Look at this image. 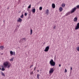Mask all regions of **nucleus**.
<instances>
[{"label":"nucleus","mask_w":79,"mask_h":79,"mask_svg":"<svg viewBox=\"0 0 79 79\" xmlns=\"http://www.w3.org/2000/svg\"><path fill=\"white\" fill-rule=\"evenodd\" d=\"M39 10H42V7H40L39 8Z\"/></svg>","instance_id":"26"},{"label":"nucleus","mask_w":79,"mask_h":79,"mask_svg":"<svg viewBox=\"0 0 79 79\" xmlns=\"http://www.w3.org/2000/svg\"><path fill=\"white\" fill-rule=\"evenodd\" d=\"M77 50L79 52V47H77Z\"/></svg>","instance_id":"25"},{"label":"nucleus","mask_w":79,"mask_h":79,"mask_svg":"<svg viewBox=\"0 0 79 79\" xmlns=\"http://www.w3.org/2000/svg\"><path fill=\"white\" fill-rule=\"evenodd\" d=\"M0 70H1V68L0 67Z\"/></svg>","instance_id":"39"},{"label":"nucleus","mask_w":79,"mask_h":79,"mask_svg":"<svg viewBox=\"0 0 79 79\" xmlns=\"http://www.w3.org/2000/svg\"><path fill=\"white\" fill-rule=\"evenodd\" d=\"M5 68H4L2 67V69H1V70L2 71H5Z\"/></svg>","instance_id":"19"},{"label":"nucleus","mask_w":79,"mask_h":79,"mask_svg":"<svg viewBox=\"0 0 79 79\" xmlns=\"http://www.w3.org/2000/svg\"><path fill=\"white\" fill-rule=\"evenodd\" d=\"M32 66H33V65H31L30 67V68H32Z\"/></svg>","instance_id":"32"},{"label":"nucleus","mask_w":79,"mask_h":79,"mask_svg":"<svg viewBox=\"0 0 79 79\" xmlns=\"http://www.w3.org/2000/svg\"><path fill=\"white\" fill-rule=\"evenodd\" d=\"M76 10V8L75 7L74 8H73L71 10L70 14H72V13H74V11Z\"/></svg>","instance_id":"3"},{"label":"nucleus","mask_w":79,"mask_h":79,"mask_svg":"<svg viewBox=\"0 0 79 79\" xmlns=\"http://www.w3.org/2000/svg\"><path fill=\"white\" fill-rule=\"evenodd\" d=\"M21 40L23 42H25L26 41V38H22Z\"/></svg>","instance_id":"8"},{"label":"nucleus","mask_w":79,"mask_h":79,"mask_svg":"<svg viewBox=\"0 0 79 79\" xmlns=\"http://www.w3.org/2000/svg\"><path fill=\"white\" fill-rule=\"evenodd\" d=\"M53 27L54 29H56V26H54Z\"/></svg>","instance_id":"28"},{"label":"nucleus","mask_w":79,"mask_h":79,"mask_svg":"<svg viewBox=\"0 0 79 79\" xmlns=\"http://www.w3.org/2000/svg\"><path fill=\"white\" fill-rule=\"evenodd\" d=\"M0 48H1V50H3V48H4V46H1L0 47Z\"/></svg>","instance_id":"17"},{"label":"nucleus","mask_w":79,"mask_h":79,"mask_svg":"<svg viewBox=\"0 0 79 79\" xmlns=\"http://www.w3.org/2000/svg\"><path fill=\"white\" fill-rule=\"evenodd\" d=\"M49 46H47L45 49L44 50V52H48L49 50Z\"/></svg>","instance_id":"6"},{"label":"nucleus","mask_w":79,"mask_h":79,"mask_svg":"<svg viewBox=\"0 0 79 79\" xmlns=\"http://www.w3.org/2000/svg\"><path fill=\"white\" fill-rule=\"evenodd\" d=\"M1 73L2 76H4V77H5V74H4V73H3V72L1 71Z\"/></svg>","instance_id":"11"},{"label":"nucleus","mask_w":79,"mask_h":79,"mask_svg":"<svg viewBox=\"0 0 79 79\" xmlns=\"http://www.w3.org/2000/svg\"><path fill=\"white\" fill-rule=\"evenodd\" d=\"M70 68H71V71H72V69H73V68H72V67H71Z\"/></svg>","instance_id":"34"},{"label":"nucleus","mask_w":79,"mask_h":79,"mask_svg":"<svg viewBox=\"0 0 79 79\" xmlns=\"http://www.w3.org/2000/svg\"><path fill=\"white\" fill-rule=\"evenodd\" d=\"M32 34V30L31 29L30 31V35Z\"/></svg>","instance_id":"21"},{"label":"nucleus","mask_w":79,"mask_h":79,"mask_svg":"<svg viewBox=\"0 0 79 79\" xmlns=\"http://www.w3.org/2000/svg\"><path fill=\"white\" fill-rule=\"evenodd\" d=\"M65 5L64 3H62L61 4V6L63 7V8H64L65 7Z\"/></svg>","instance_id":"14"},{"label":"nucleus","mask_w":79,"mask_h":79,"mask_svg":"<svg viewBox=\"0 0 79 79\" xmlns=\"http://www.w3.org/2000/svg\"><path fill=\"white\" fill-rule=\"evenodd\" d=\"M69 15H70V13L69 12H68L66 14V15L67 16Z\"/></svg>","instance_id":"22"},{"label":"nucleus","mask_w":79,"mask_h":79,"mask_svg":"<svg viewBox=\"0 0 79 79\" xmlns=\"http://www.w3.org/2000/svg\"><path fill=\"white\" fill-rule=\"evenodd\" d=\"M65 73H66V72H67V70H66V69H65V71H64Z\"/></svg>","instance_id":"31"},{"label":"nucleus","mask_w":79,"mask_h":79,"mask_svg":"<svg viewBox=\"0 0 79 79\" xmlns=\"http://www.w3.org/2000/svg\"><path fill=\"white\" fill-rule=\"evenodd\" d=\"M74 21H76H76H77V17H75L74 18Z\"/></svg>","instance_id":"16"},{"label":"nucleus","mask_w":79,"mask_h":79,"mask_svg":"<svg viewBox=\"0 0 79 79\" xmlns=\"http://www.w3.org/2000/svg\"><path fill=\"white\" fill-rule=\"evenodd\" d=\"M37 71H38V72H39V70H37Z\"/></svg>","instance_id":"38"},{"label":"nucleus","mask_w":79,"mask_h":79,"mask_svg":"<svg viewBox=\"0 0 79 79\" xmlns=\"http://www.w3.org/2000/svg\"><path fill=\"white\" fill-rule=\"evenodd\" d=\"M10 53L11 55V56L14 55V56H15V52H13L12 51H10Z\"/></svg>","instance_id":"7"},{"label":"nucleus","mask_w":79,"mask_h":79,"mask_svg":"<svg viewBox=\"0 0 79 79\" xmlns=\"http://www.w3.org/2000/svg\"><path fill=\"white\" fill-rule=\"evenodd\" d=\"M3 65L4 67H7V66L8 68H10L11 64L9 62L6 61L3 64Z\"/></svg>","instance_id":"1"},{"label":"nucleus","mask_w":79,"mask_h":79,"mask_svg":"<svg viewBox=\"0 0 79 79\" xmlns=\"http://www.w3.org/2000/svg\"><path fill=\"white\" fill-rule=\"evenodd\" d=\"M32 12L33 13H35V9L34 8L32 10Z\"/></svg>","instance_id":"13"},{"label":"nucleus","mask_w":79,"mask_h":79,"mask_svg":"<svg viewBox=\"0 0 79 79\" xmlns=\"http://www.w3.org/2000/svg\"><path fill=\"white\" fill-rule=\"evenodd\" d=\"M22 19L20 18H19V19L17 20V22H21Z\"/></svg>","instance_id":"9"},{"label":"nucleus","mask_w":79,"mask_h":79,"mask_svg":"<svg viewBox=\"0 0 79 79\" xmlns=\"http://www.w3.org/2000/svg\"><path fill=\"white\" fill-rule=\"evenodd\" d=\"M40 75L38 74L37 76V78L38 79H39V77H40Z\"/></svg>","instance_id":"18"},{"label":"nucleus","mask_w":79,"mask_h":79,"mask_svg":"<svg viewBox=\"0 0 79 79\" xmlns=\"http://www.w3.org/2000/svg\"><path fill=\"white\" fill-rule=\"evenodd\" d=\"M24 15L25 16H26L27 15V13H25L24 14Z\"/></svg>","instance_id":"30"},{"label":"nucleus","mask_w":79,"mask_h":79,"mask_svg":"<svg viewBox=\"0 0 79 79\" xmlns=\"http://www.w3.org/2000/svg\"><path fill=\"white\" fill-rule=\"evenodd\" d=\"M36 68V67H35V68L34 69V71H35V70Z\"/></svg>","instance_id":"33"},{"label":"nucleus","mask_w":79,"mask_h":79,"mask_svg":"<svg viewBox=\"0 0 79 79\" xmlns=\"http://www.w3.org/2000/svg\"><path fill=\"white\" fill-rule=\"evenodd\" d=\"M13 59H14V57L11 58V59H10V61H13Z\"/></svg>","instance_id":"20"},{"label":"nucleus","mask_w":79,"mask_h":79,"mask_svg":"<svg viewBox=\"0 0 79 79\" xmlns=\"http://www.w3.org/2000/svg\"><path fill=\"white\" fill-rule=\"evenodd\" d=\"M31 7V5L30 4L29 6H28V8L30 9Z\"/></svg>","instance_id":"24"},{"label":"nucleus","mask_w":79,"mask_h":79,"mask_svg":"<svg viewBox=\"0 0 79 79\" xmlns=\"http://www.w3.org/2000/svg\"><path fill=\"white\" fill-rule=\"evenodd\" d=\"M52 8H55V4L54 3H53L52 4Z\"/></svg>","instance_id":"10"},{"label":"nucleus","mask_w":79,"mask_h":79,"mask_svg":"<svg viewBox=\"0 0 79 79\" xmlns=\"http://www.w3.org/2000/svg\"><path fill=\"white\" fill-rule=\"evenodd\" d=\"M59 67H60V66H61V64H60L59 65Z\"/></svg>","instance_id":"35"},{"label":"nucleus","mask_w":79,"mask_h":79,"mask_svg":"<svg viewBox=\"0 0 79 79\" xmlns=\"http://www.w3.org/2000/svg\"><path fill=\"white\" fill-rule=\"evenodd\" d=\"M59 10L60 12H61L62 11H63V8H62V7H60L59 8Z\"/></svg>","instance_id":"12"},{"label":"nucleus","mask_w":79,"mask_h":79,"mask_svg":"<svg viewBox=\"0 0 79 79\" xmlns=\"http://www.w3.org/2000/svg\"><path fill=\"white\" fill-rule=\"evenodd\" d=\"M23 16H24V15H23V14H22L21 16H20V18H23L24 17H23Z\"/></svg>","instance_id":"23"},{"label":"nucleus","mask_w":79,"mask_h":79,"mask_svg":"<svg viewBox=\"0 0 79 79\" xmlns=\"http://www.w3.org/2000/svg\"><path fill=\"white\" fill-rule=\"evenodd\" d=\"M54 58H55V59L56 58V56Z\"/></svg>","instance_id":"37"},{"label":"nucleus","mask_w":79,"mask_h":79,"mask_svg":"<svg viewBox=\"0 0 79 79\" xmlns=\"http://www.w3.org/2000/svg\"><path fill=\"white\" fill-rule=\"evenodd\" d=\"M79 29V23H78L77 25V26L75 27V30H77Z\"/></svg>","instance_id":"5"},{"label":"nucleus","mask_w":79,"mask_h":79,"mask_svg":"<svg viewBox=\"0 0 79 79\" xmlns=\"http://www.w3.org/2000/svg\"><path fill=\"white\" fill-rule=\"evenodd\" d=\"M49 63L51 66H55V62L53 61V59H51L49 62Z\"/></svg>","instance_id":"2"},{"label":"nucleus","mask_w":79,"mask_h":79,"mask_svg":"<svg viewBox=\"0 0 79 79\" xmlns=\"http://www.w3.org/2000/svg\"><path fill=\"white\" fill-rule=\"evenodd\" d=\"M77 8H79V5H77Z\"/></svg>","instance_id":"29"},{"label":"nucleus","mask_w":79,"mask_h":79,"mask_svg":"<svg viewBox=\"0 0 79 79\" xmlns=\"http://www.w3.org/2000/svg\"><path fill=\"white\" fill-rule=\"evenodd\" d=\"M30 74H31V75H32V74H33V72H30Z\"/></svg>","instance_id":"27"},{"label":"nucleus","mask_w":79,"mask_h":79,"mask_svg":"<svg viewBox=\"0 0 79 79\" xmlns=\"http://www.w3.org/2000/svg\"><path fill=\"white\" fill-rule=\"evenodd\" d=\"M53 71H54V70H53V68H51L50 69V70L49 71V74H52V73H53Z\"/></svg>","instance_id":"4"},{"label":"nucleus","mask_w":79,"mask_h":79,"mask_svg":"<svg viewBox=\"0 0 79 79\" xmlns=\"http://www.w3.org/2000/svg\"><path fill=\"white\" fill-rule=\"evenodd\" d=\"M49 13V10H48V9H47L46 10V14H47V15H48Z\"/></svg>","instance_id":"15"},{"label":"nucleus","mask_w":79,"mask_h":79,"mask_svg":"<svg viewBox=\"0 0 79 79\" xmlns=\"http://www.w3.org/2000/svg\"><path fill=\"white\" fill-rule=\"evenodd\" d=\"M8 9H9V7L7 8V10H8Z\"/></svg>","instance_id":"36"}]
</instances>
